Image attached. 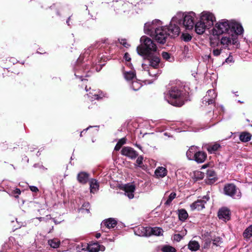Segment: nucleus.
<instances>
[{"instance_id":"c756f323","label":"nucleus","mask_w":252,"mask_h":252,"mask_svg":"<svg viewBox=\"0 0 252 252\" xmlns=\"http://www.w3.org/2000/svg\"><path fill=\"white\" fill-rule=\"evenodd\" d=\"M200 245L199 243L194 240L190 241L188 244V248L189 250L196 252L199 250Z\"/></svg>"},{"instance_id":"2eb2a0df","label":"nucleus","mask_w":252,"mask_h":252,"mask_svg":"<svg viewBox=\"0 0 252 252\" xmlns=\"http://www.w3.org/2000/svg\"><path fill=\"white\" fill-rule=\"evenodd\" d=\"M121 189L125 191V195L129 199H132L134 197V192L135 190V186L133 183H128L123 185Z\"/></svg>"},{"instance_id":"79ce46f5","label":"nucleus","mask_w":252,"mask_h":252,"mask_svg":"<svg viewBox=\"0 0 252 252\" xmlns=\"http://www.w3.org/2000/svg\"><path fill=\"white\" fill-rule=\"evenodd\" d=\"M176 194L175 192H172L169 195L168 198L165 203L166 205H169L172 202V201L176 197Z\"/></svg>"},{"instance_id":"5701e85b","label":"nucleus","mask_w":252,"mask_h":252,"mask_svg":"<svg viewBox=\"0 0 252 252\" xmlns=\"http://www.w3.org/2000/svg\"><path fill=\"white\" fill-rule=\"evenodd\" d=\"M218 217L220 219L224 220H228L230 219L229 211L226 208H222L220 209L218 213Z\"/></svg>"},{"instance_id":"0eeeda50","label":"nucleus","mask_w":252,"mask_h":252,"mask_svg":"<svg viewBox=\"0 0 252 252\" xmlns=\"http://www.w3.org/2000/svg\"><path fill=\"white\" fill-rule=\"evenodd\" d=\"M140 45L136 48L137 53L141 56H145L158 53L156 43L150 38L142 36L140 38Z\"/></svg>"},{"instance_id":"ddd939ff","label":"nucleus","mask_w":252,"mask_h":252,"mask_svg":"<svg viewBox=\"0 0 252 252\" xmlns=\"http://www.w3.org/2000/svg\"><path fill=\"white\" fill-rule=\"evenodd\" d=\"M81 248L82 250L88 251L90 252H97L98 251H104L105 250V247L102 245H100L98 243H93L88 244L87 245H79L77 246V248Z\"/></svg>"},{"instance_id":"9b49d317","label":"nucleus","mask_w":252,"mask_h":252,"mask_svg":"<svg viewBox=\"0 0 252 252\" xmlns=\"http://www.w3.org/2000/svg\"><path fill=\"white\" fill-rule=\"evenodd\" d=\"M224 191L225 194L235 199H240L242 196L240 189L232 184L225 185L224 188Z\"/></svg>"},{"instance_id":"412c9836","label":"nucleus","mask_w":252,"mask_h":252,"mask_svg":"<svg viewBox=\"0 0 252 252\" xmlns=\"http://www.w3.org/2000/svg\"><path fill=\"white\" fill-rule=\"evenodd\" d=\"M167 174V170L162 166L158 167L155 171V176L157 178H162Z\"/></svg>"},{"instance_id":"09e8293b","label":"nucleus","mask_w":252,"mask_h":252,"mask_svg":"<svg viewBox=\"0 0 252 252\" xmlns=\"http://www.w3.org/2000/svg\"><path fill=\"white\" fill-rule=\"evenodd\" d=\"M225 62L227 63H231L234 62L233 58L232 56H229L226 60Z\"/></svg>"},{"instance_id":"4d7b16f0","label":"nucleus","mask_w":252,"mask_h":252,"mask_svg":"<svg viewBox=\"0 0 252 252\" xmlns=\"http://www.w3.org/2000/svg\"><path fill=\"white\" fill-rule=\"evenodd\" d=\"M208 173L209 174V175H210V176H214V172H213V171H209L208 172Z\"/></svg>"},{"instance_id":"c03bdc74","label":"nucleus","mask_w":252,"mask_h":252,"mask_svg":"<svg viewBox=\"0 0 252 252\" xmlns=\"http://www.w3.org/2000/svg\"><path fill=\"white\" fill-rule=\"evenodd\" d=\"M161 55H162L163 59H164V60L168 61L170 62H172L173 59H172L171 58L170 55L167 52H163L162 53Z\"/></svg>"},{"instance_id":"a211bd4d","label":"nucleus","mask_w":252,"mask_h":252,"mask_svg":"<svg viewBox=\"0 0 252 252\" xmlns=\"http://www.w3.org/2000/svg\"><path fill=\"white\" fill-rule=\"evenodd\" d=\"M134 234L139 236H149V227L140 226L136 228L134 230Z\"/></svg>"},{"instance_id":"7ed1b4c3","label":"nucleus","mask_w":252,"mask_h":252,"mask_svg":"<svg viewBox=\"0 0 252 252\" xmlns=\"http://www.w3.org/2000/svg\"><path fill=\"white\" fill-rule=\"evenodd\" d=\"M162 25V22L158 19L147 22L144 25V32L158 43L164 44L169 36L166 27Z\"/></svg>"},{"instance_id":"f3484780","label":"nucleus","mask_w":252,"mask_h":252,"mask_svg":"<svg viewBox=\"0 0 252 252\" xmlns=\"http://www.w3.org/2000/svg\"><path fill=\"white\" fill-rule=\"evenodd\" d=\"M194 28L195 32L198 34H202L206 29H210L209 27H206L204 23L201 22L199 19L196 22H195Z\"/></svg>"},{"instance_id":"f257e3e1","label":"nucleus","mask_w":252,"mask_h":252,"mask_svg":"<svg viewBox=\"0 0 252 252\" xmlns=\"http://www.w3.org/2000/svg\"><path fill=\"white\" fill-rule=\"evenodd\" d=\"M144 63L142 64L141 78L145 84H151L160 74L159 69L160 59L156 53L144 56Z\"/></svg>"},{"instance_id":"f03ea898","label":"nucleus","mask_w":252,"mask_h":252,"mask_svg":"<svg viewBox=\"0 0 252 252\" xmlns=\"http://www.w3.org/2000/svg\"><path fill=\"white\" fill-rule=\"evenodd\" d=\"M241 33L232 32L222 35L220 39L210 38V46L214 56H218L223 49L228 48L231 45H235L238 42V35Z\"/></svg>"},{"instance_id":"bb28decb","label":"nucleus","mask_w":252,"mask_h":252,"mask_svg":"<svg viewBox=\"0 0 252 252\" xmlns=\"http://www.w3.org/2000/svg\"><path fill=\"white\" fill-rule=\"evenodd\" d=\"M90 191L92 193H94L98 190L99 188V183L94 179H91L90 180Z\"/></svg>"},{"instance_id":"69168bd1","label":"nucleus","mask_w":252,"mask_h":252,"mask_svg":"<svg viewBox=\"0 0 252 252\" xmlns=\"http://www.w3.org/2000/svg\"><path fill=\"white\" fill-rule=\"evenodd\" d=\"M214 118L215 119H217V117H218V114H217V113H215L214 114Z\"/></svg>"},{"instance_id":"864d4df0","label":"nucleus","mask_w":252,"mask_h":252,"mask_svg":"<svg viewBox=\"0 0 252 252\" xmlns=\"http://www.w3.org/2000/svg\"><path fill=\"white\" fill-rule=\"evenodd\" d=\"M13 193H14V194H17V195H15V197L16 198H17V197H18V195L20 194V193H21V190L19 189H16L13 191Z\"/></svg>"},{"instance_id":"9d476101","label":"nucleus","mask_w":252,"mask_h":252,"mask_svg":"<svg viewBox=\"0 0 252 252\" xmlns=\"http://www.w3.org/2000/svg\"><path fill=\"white\" fill-rule=\"evenodd\" d=\"M199 19L201 22L204 23L206 27H209L210 28L214 25V23L216 21L215 15L209 11L202 12L199 14Z\"/></svg>"},{"instance_id":"0e129e2a","label":"nucleus","mask_w":252,"mask_h":252,"mask_svg":"<svg viewBox=\"0 0 252 252\" xmlns=\"http://www.w3.org/2000/svg\"><path fill=\"white\" fill-rule=\"evenodd\" d=\"M135 146L137 147L139 149L141 150V147L140 145L136 144Z\"/></svg>"},{"instance_id":"de8ad7c7","label":"nucleus","mask_w":252,"mask_h":252,"mask_svg":"<svg viewBox=\"0 0 252 252\" xmlns=\"http://www.w3.org/2000/svg\"><path fill=\"white\" fill-rule=\"evenodd\" d=\"M143 158L142 156H139L136 159V163L138 166H140L143 162Z\"/></svg>"},{"instance_id":"603ef678","label":"nucleus","mask_w":252,"mask_h":252,"mask_svg":"<svg viewBox=\"0 0 252 252\" xmlns=\"http://www.w3.org/2000/svg\"><path fill=\"white\" fill-rule=\"evenodd\" d=\"M124 59L127 61V62H129L131 60V58L130 57V56L129 55L126 53L125 54V56H124Z\"/></svg>"},{"instance_id":"39448f33","label":"nucleus","mask_w":252,"mask_h":252,"mask_svg":"<svg viewBox=\"0 0 252 252\" xmlns=\"http://www.w3.org/2000/svg\"><path fill=\"white\" fill-rule=\"evenodd\" d=\"M164 98L169 103L178 107L182 106L186 100L185 93L176 86L171 87L165 94Z\"/></svg>"},{"instance_id":"774afa93","label":"nucleus","mask_w":252,"mask_h":252,"mask_svg":"<svg viewBox=\"0 0 252 252\" xmlns=\"http://www.w3.org/2000/svg\"><path fill=\"white\" fill-rule=\"evenodd\" d=\"M53 220L54 221V222L56 223V224H58L59 223V222H57L55 219H53Z\"/></svg>"},{"instance_id":"20e7f679","label":"nucleus","mask_w":252,"mask_h":252,"mask_svg":"<svg viewBox=\"0 0 252 252\" xmlns=\"http://www.w3.org/2000/svg\"><path fill=\"white\" fill-rule=\"evenodd\" d=\"M232 32L242 33L243 28L238 22L226 19H222L217 22L211 31V33L213 36H219L225 33L228 34Z\"/></svg>"},{"instance_id":"7c9ffc66","label":"nucleus","mask_w":252,"mask_h":252,"mask_svg":"<svg viewBox=\"0 0 252 252\" xmlns=\"http://www.w3.org/2000/svg\"><path fill=\"white\" fill-rule=\"evenodd\" d=\"M188 214L186 210L182 209L178 210V217L180 220L184 221L188 218Z\"/></svg>"},{"instance_id":"4be33fe9","label":"nucleus","mask_w":252,"mask_h":252,"mask_svg":"<svg viewBox=\"0 0 252 252\" xmlns=\"http://www.w3.org/2000/svg\"><path fill=\"white\" fill-rule=\"evenodd\" d=\"M117 224V221L113 218L106 219L101 223L102 226H106V227L110 229L114 228Z\"/></svg>"},{"instance_id":"f8f14e48","label":"nucleus","mask_w":252,"mask_h":252,"mask_svg":"<svg viewBox=\"0 0 252 252\" xmlns=\"http://www.w3.org/2000/svg\"><path fill=\"white\" fill-rule=\"evenodd\" d=\"M210 197L208 195H204L203 197H199L197 200L190 205L191 211L198 210L200 211L205 208V205L209 200Z\"/></svg>"},{"instance_id":"aec40b11","label":"nucleus","mask_w":252,"mask_h":252,"mask_svg":"<svg viewBox=\"0 0 252 252\" xmlns=\"http://www.w3.org/2000/svg\"><path fill=\"white\" fill-rule=\"evenodd\" d=\"M202 247L204 249H208L210 247L212 243V237L209 234H204L202 236Z\"/></svg>"},{"instance_id":"a19ab883","label":"nucleus","mask_w":252,"mask_h":252,"mask_svg":"<svg viewBox=\"0 0 252 252\" xmlns=\"http://www.w3.org/2000/svg\"><path fill=\"white\" fill-rule=\"evenodd\" d=\"M126 143V139L123 138L119 140L117 144H116L115 150L119 151L121 148L122 146Z\"/></svg>"},{"instance_id":"c85d7f7f","label":"nucleus","mask_w":252,"mask_h":252,"mask_svg":"<svg viewBox=\"0 0 252 252\" xmlns=\"http://www.w3.org/2000/svg\"><path fill=\"white\" fill-rule=\"evenodd\" d=\"M196 152L197 149L196 147L191 146L190 147L186 153L188 158L189 160H193V158H194V156Z\"/></svg>"},{"instance_id":"cd10ccee","label":"nucleus","mask_w":252,"mask_h":252,"mask_svg":"<svg viewBox=\"0 0 252 252\" xmlns=\"http://www.w3.org/2000/svg\"><path fill=\"white\" fill-rule=\"evenodd\" d=\"M124 75L126 80L127 81L132 82V81L136 80V75L135 72L130 70L129 71H125L124 73Z\"/></svg>"},{"instance_id":"6e6d98bb","label":"nucleus","mask_w":252,"mask_h":252,"mask_svg":"<svg viewBox=\"0 0 252 252\" xmlns=\"http://www.w3.org/2000/svg\"><path fill=\"white\" fill-rule=\"evenodd\" d=\"M93 127V126H89L87 128L85 129H84L83 131H82L80 133V136H82V135H83V133H84L85 132H86L88 129H89L90 128H92Z\"/></svg>"},{"instance_id":"bf43d9fd","label":"nucleus","mask_w":252,"mask_h":252,"mask_svg":"<svg viewBox=\"0 0 252 252\" xmlns=\"http://www.w3.org/2000/svg\"><path fill=\"white\" fill-rule=\"evenodd\" d=\"M90 90H91V87L88 88L87 86L85 87V90L86 92H88Z\"/></svg>"},{"instance_id":"4c0bfd02","label":"nucleus","mask_w":252,"mask_h":252,"mask_svg":"<svg viewBox=\"0 0 252 252\" xmlns=\"http://www.w3.org/2000/svg\"><path fill=\"white\" fill-rule=\"evenodd\" d=\"M161 251L163 252H175L176 249L170 246L169 245H164L162 247Z\"/></svg>"},{"instance_id":"72a5a7b5","label":"nucleus","mask_w":252,"mask_h":252,"mask_svg":"<svg viewBox=\"0 0 252 252\" xmlns=\"http://www.w3.org/2000/svg\"><path fill=\"white\" fill-rule=\"evenodd\" d=\"M204 173L199 171H195L193 172L192 175V178L195 180L202 179L204 178Z\"/></svg>"},{"instance_id":"3c124183","label":"nucleus","mask_w":252,"mask_h":252,"mask_svg":"<svg viewBox=\"0 0 252 252\" xmlns=\"http://www.w3.org/2000/svg\"><path fill=\"white\" fill-rule=\"evenodd\" d=\"M30 189L32 192H36L38 191V188L35 186H30Z\"/></svg>"},{"instance_id":"dca6fc26","label":"nucleus","mask_w":252,"mask_h":252,"mask_svg":"<svg viewBox=\"0 0 252 252\" xmlns=\"http://www.w3.org/2000/svg\"><path fill=\"white\" fill-rule=\"evenodd\" d=\"M121 154L131 159H134L138 156L137 153L133 149L129 147L123 148Z\"/></svg>"},{"instance_id":"13d9d810","label":"nucleus","mask_w":252,"mask_h":252,"mask_svg":"<svg viewBox=\"0 0 252 252\" xmlns=\"http://www.w3.org/2000/svg\"><path fill=\"white\" fill-rule=\"evenodd\" d=\"M100 236H101V234L100 233H96L95 235V237L98 239V238H100Z\"/></svg>"},{"instance_id":"a878e982","label":"nucleus","mask_w":252,"mask_h":252,"mask_svg":"<svg viewBox=\"0 0 252 252\" xmlns=\"http://www.w3.org/2000/svg\"><path fill=\"white\" fill-rule=\"evenodd\" d=\"M88 98L91 101H93L95 99H99L103 97V95L102 94H98L95 90H92L90 91L88 94H87Z\"/></svg>"},{"instance_id":"8fccbe9b","label":"nucleus","mask_w":252,"mask_h":252,"mask_svg":"<svg viewBox=\"0 0 252 252\" xmlns=\"http://www.w3.org/2000/svg\"><path fill=\"white\" fill-rule=\"evenodd\" d=\"M8 247L7 245H4L2 248L1 252H12L10 250H6V248Z\"/></svg>"},{"instance_id":"37998d69","label":"nucleus","mask_w":252,"mask_h":252,"mask_svg":"<svg viewBox=\"0 0 252 252\" xmlns=\"http://www.w3.org/2000/svg\"><path fill=\"white\" fill-rule=\"evenodd\" d=\"M181 38L184 41L188 42L191 39L192 37L188 33H183L181 35Z\"/></svg>"},{"instance_id":"1a4fd4ad","label":"nucleus","mask_w":252,"mask_h":252,"mask_svg":"<svg viewBox=\"0 0 252 252\" xmlns=\"http://www.w3.org/2000/svg\"><path fill=\"white\" fill-rule=\"evenodd\" d=\"M174 16L172 18L169 26H166L169 36L174 38L178 36L181 32V30L179 26L178 20H175Z\"/></svg>"},{"instance_id":"c9c22d12","label":"nucleus","mask_w":252,"mask_h":252,"mask_svg":"<svg viewBox=\"0 0 252 252\" xmlns=\"http://www.w3.org/2000/svg\"><path fill=\"white\" fill-rule=\"evenodd\" d=\"M243 236L245 238H250L252 236V224L244 231Z\"/></svg>"},{"instance_id":"5fc2aeb1","label":"nucleus","mask_w":252,"mask_h":252,"mask_svg":"<svg viewBox=\"0 0 252 252\" xmlns=\"http://www.w3.org/2000/svg\"><path fill=\"white\" fill-rule=\"evenodd\" d=\"M187 230L186 229H183V230H182L181 231L180 234H181L183 237L184 236H185L187 234Z\"/></svg>"},{"instance_id":"2f4dec72","label":"nucleus","mask_w":252,"mask_h":252,"mask_svg":"<svg viewBox=\"0 0 252 252\" xmlns=\"http://www.w3.org/2000/svg\"><path fill=\"white\" fill-rule=\"evenodd\" d=\"M48 244L51 247L56 249L59 247L61 244L60 241L57 238H54L48 241Z\"/></svg>"},{"instance_id":"6e6552de","label":"nucleus","mask_w":252,"mask_h":252,"mask_svg":"<svg viewBox=\"0 0 252 252\" xmlns=\"http://www.w3.org/2000/svg\"><path fill=\"white\" fill-rule=\"evenodd\" d=\"M83 56H80L78 59L74 67V75L77 78L80 79L83 81V77L89 76L90 75L89 66L82 63Z\"/></svg>"},{"instance_id":"f704fd0d","label":"nucleus","mask_w":252,"mask_h":252,"mask_svg":"<svg viewBox=\"0 0 252 252\" xmlns=\"http://www.w3.org/2000/svg\"><path fill=\"white\" fill-rule=\"evenodd\" d=\"M220 146L219 144L215 143L213 145H209L207 147V150L210 153H213L216 152L219 148Z\"/></svg>"},{"instance_id":"ea45409f","label":"nucleus","mask_w":252,"mask_h":252,"mask_svg":"<svg viewBox=\"0 0 252 252\" xmlns=\"http://www.w3.org/2000/svg\"><path fill=\"white\" fill-rule=\"evenodd\" d=\"M212 241H213V245L217 247L220 246L222 242L221 238L220 237H217L214 238H212Z\"/></svg>"},{"instance_id":"4468645a","label":"nucleus","mask_w":252,"mask_h":252,"mask_svg":"<svg viewBox=\"0 0 252 252\" xmlns=\"http://www.w3.org/2000/svg\"><path fill=\"white\" fill-rule=\"evenodd\" d=\"M217 97V94L214 90H209L206 95L202 99V103L205 105L213 104Z\"/></svg>"},{"instance_id":"680f3d73","label":"nucleus","mask_w":252,"mask_h":252,"mask_svg":"<svg viewBox=\"0 0 252 252\" xmlns=\"http://www.w3.org/2000/svg\"><path fill=\"white\" fill-rule=\"evenodd\" d=\"M68 240H65L63 241L62 242V243L66 244V243H68Z\"/></svg>"},{"instance_id":"338daca9","label":"nucleus","mask_w":252,"mask_h":252,"mask_svg":"<svg viewBox=\"0 0 252 252\" xmlns=\"http://www.w3.org/2000/svg\"><path fill=\"white\" fill-rule=\"evenodd\" d=\"M130 2H131V3L132 4V5H134L135 6L136 5V3H137L138 2H136V3H133V2L132 1V0H130Z\"/></svg>"},{"instance_id":"a18cd8bd","label":"nucleus","mask_w":252,"mask_h":252,"mask_svg":"<svg viewBox=\"0 0 252 252\" xmlns=\"http://www.w3.org/2000/svg\"><path fill=\"white\" fill-rule=\"evenodd\" d=\"M183 238V236L180 234H176L173 236V239L176 242H180Z\"/></svg>"},{"instance_id":"052dcab7","label":"nucleus","mask_w":252,"mask_h":252,"mask_svg":"<svg viewBox=\"0 0 252 252\" xmlns=\"http://www.w3.org/2000/svg\"><path fill=\"white\" fill-rule=\"evenodd\" d=\"M220 110H221V112H222L224 111V107H223L222 106H220Z\"/></svg>"},{"instance_id":"423d86ee","label":"nucleus","mask_w":252,"mask_h":252,"mask_svg":"<svg viewBox=\"0 0 252 252\" xmlns=\"http://www.w3.org/2000/svg\"><path fill=\"white\" fill-rule=\"evenodd\" d=\"M197 18V14L193 11H179L174 15V20H178L179 25H182L186 30H191L194 28Z\"/></svg>"},{"instance_id":"473e14b6","label":"nucleus","mask_w":252,"mask_h":252,"mask_svg":"<svg viewBox=\"0 0 252 252\" xmlns=\"http://www.w3.org/2000/svg\"><path fill=\"white\" fill-rule=\"evenodd\" d=\"M240 140L243 142H247L251 139V135L248 132H243L239 136Z\"/></svg>"},{"instance_id":"49530a36","label":"nucleus","mask_w":252,"mask_h":252,"mask_svg":"<svg viewBox=\"0 0 252 252\" xmlns=\"http://www.w3.org/2000/svg\"><path fill=\"white\" fill-rule=\"evenodd\" d=\"M119 41H120V44L123 45L125 47L127 48L129 46V44L127 43L126 39H121Z\"/></svg>"},{"instance_id":"393cba45","label":"nucleus","mask_w":252,"mask_h":252,"mask_svg":"<svg viewBox=\"0 0 252 252\" xmlns=\"http://www.w3.org/2000/svg\"><path fill=\"white\" fill-rule=\"evenodd\" d=\"M163 229L158 227H149V236L153 235L155 236H161L163 234Z\"/></svg>"},{"instance_id":"6ab92c4d","label":"nucleus","mask_w":252,"mask_h":252,"mask_svg":"<svg viewBox=\"0 0 252 252\" xmlns=\"http://www.w3.org/2000/svg\"><path fill=\"white\" fill-rule=\"evenodd\" d=\"M89 177L90 174L88 173L81 171L77 174V179L79 183L85 184L88 182Z\"/></svg>"},{"instance_id":"e2e57ef3","label":"nucleus","mask_w":252,"mask_h":252,"mask_svg":"<svg viewBox=\"0 0 252 252\" xmlns=\"http://www.w3.org/2000/svg\"><path fill=\"white\" fill-rule=\"evenodd\" d=\"M37 219H38L39 221H42L44 220V218L42 217L37 218Z\"/></svg>"},{"instance_id":"b1692460","label":"nucleus","mask_w":252,"mask_h":252,"mask_svg":"<svg viewBox=\"0 0 252 252\" xmlns=\"http://www.w3.org/2000/svg\"><path fill=\"white\" fill-rule=\"evenodd\" d=\"M207 158V155L206 153L203 152H197L194 156V158H193V160H194L197 163H202Z\"/></svg>"},{"instance_id":"e433bc0d","label":"nucleus","mask_w":252,"mask_h":252,"mask_svg":"<svg viewBox=\"0 0 252 252\" xmlns=\"http://www.w3.org/2000/svg\"><path fill=\"white\" fill-rule=\"evenodd\" d=\"M141 87V84L137 80H133L131 82V88L133 90L136 91Z\"/></svg>"},{"instance_id":"58836bf2","label":"nucleus","mask_w":252,"mask_h":252,"mask_svg":"<svg viewBox=\"0 0 252 252\" xmlns=\"http://www.w3.org/2000/svg\"><path fill=\"white\" fill-rule=\"evenodd\" d=\"M90 208V204L88 202L85 203L83 204L82 207L80 208V212L83 213L85 212L89 213Z\"/></svg>"}]
</instances>
